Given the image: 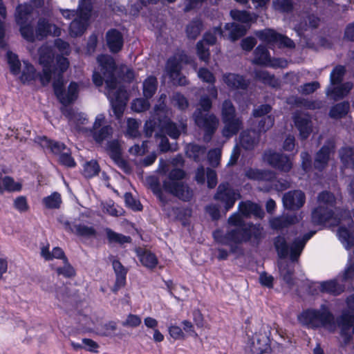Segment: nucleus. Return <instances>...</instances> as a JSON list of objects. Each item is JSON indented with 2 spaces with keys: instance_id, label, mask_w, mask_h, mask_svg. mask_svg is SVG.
Masks as SVG:
<instances>
[{
  "instance_id": "nucleus-1",
  "label": "nucleus",
  "mask_w": 354,
  "mask_h": 354,
  "mask_svg": "<svg viewBox=\"0 0 354 354\" xmlns=\"http://www.w3.org/2000/svg\"><path fill=\"white\" fill-rule=\"evenodd\" d=\"M100 73L96 71L93 73V82L99 87L104 80L106 87V95L109 99L113 112L117 118H120L124 111L127 102V93L124 88L115 89L118 84L115 77L116 64L113 58L108 55H100L97 57Z\"/></svg>"
},
{
  "instance_id": "nucleus-2",
  "label": "nucleus",
  "mask_w": 354,
  "mask_h": 354,
  "mask_svg": "<svg viewBox=\"0 0 354 354\" xmlns=\"http://www.w3.org/2000/svg\"><path fill=\"white\" fill-rule=\"evenodd\" d=\"M299 323L308 330H317L338 326H354V313L348 310L342 311L335 319V315L327 304H322L318 308H308L303 310L298 315Z\"/></svg>"
},
{
  "instance_id": "nucleus-3",
  "label": "nucleus",
  "mask_w": 354,
  "mask_h": 354,
  "mask_svg": "<svg viewBox=\"0 0 354 354\" xmlns=\"http://www.w3.org/2000/svg\"><path fill=\"white\" fill-rule=\"evenodd\" d=\"M227 222L229 225L234 227L225 233V237L230 240L250 242L252 245L257 246L263 238V228L261 224L245 223L238 212L232 214L228 218Z\"/></svg>"
},
{
  "instance_id": "nucleus-4",
  "label": "nucleus",
  "mask_w": 354,
  "mask_h": 354,
  "mask_svg": "<svg viewBox=\"0 0 354 354\" xmlns=\"http://www.w3.org/2000/svg\"><path fill=\"white\" fill-rule=\"evenodd\" d=\"M316 232V230H310L302 236L295 238L290 246L283 236H277L274 239L273 243L278 257L285 259L289 256L292 261H298L306 243Z\"/></svg>"
},
{
  "instance_id": "nucleus-5",
  "label": "nucleus",
  "mask_w": 354,
  "mask_h": 354,
  "mask_svg": "<svg viewBox=\"0 0 354 354\" xmlns=\"http://www.w3.org/2000/svg\"><path fill=\"white\" fill-rule=\"evenodd\" d=\"M185 177V172L183 169H173L169 171L168 178L163 181L162 187L166 192L183 201L188 202L192 198L193 192L187 185L180 181Z\"/></svg>"
},
{
  "instance_id": "nucleus-6",
  "label": "nucleus",
  "mask_w": 354,
  "mask_h": 354,
  "mask_svg": "<svg viewBox=\"0 0 354 354\" xmlns=\"http://www.w3.org/2000/svg\"><path fill=\"white\" fill-rule=\"evenodd\" d=\"M317 200L319 205L312 212V221L317 225L324 224L334 215L335 197L331 192L323 191L319 194Z\"/></svg>"
},
{
  "instance_id": "nucleus-7",
  "label": "nucleus",
  "mask_w": 354,
  "mask_h": 354,
  "mask_svg": "<svg viewBox=\"0 0 354 354\" xmlns=\"http://www.w3.org/2000/svg\"><path fill=\"white\" fill-rule=\"evenodd\" d=\"M32 12V7L28 3L19 5L15 12V21L19 26L21 37L29 42H33L37 39L36 29H34L33 25L29 21Z\"/></svg>"
},
{
  "instance_id": "nucleus-8",
  "label": "nucleus",
  "mask_w": 354,
  "mask_h": 354,
  "mask_svg": "<svg viewBox=\"0 0 354 354\" xmlns=\"http://www.w3.org/2000/svg\"><path fill=\"white\" fill-rule=\"evenodd\" d=\"M56 57L51 46H42L39 49V62L42 66L39 80L43 86L48 84L52 79L54 67L57 66Z\"/></svg>"
},
{
  "instance_id": "nucleus-9",
  "label": "nucleus",
  "mask_w": 354,
  "mask_h": 354,
  "mask_svg": "<svg viewBox=\"0 0 354 354\" xmlns=\"http://www.w3.org/2000/svg\"><path fill=\"white\" fill-rule=\"evenodd\" d=\"M192 118L195 124L204 131L203 140L210 142L218 125L217 117L214 113H203L201 109H196Z\"/></svg>"
},
{
  "instance_id": "nucleus-10",
  "label": "nucleus",
  "mask_w": 354,
  "mask_h": 354,
  "mask_svg": "<svg viewBox=\"0 0 354 354\" xmlns=\"http://www.w3.org/2000/svg\"><path fill=\"white\" fill-rule=\"evenodd\" d=\"M240 198L239 191L234 189L228 183L219 184L214 196V199L223 204L226 212L231 209Z\"/></svg>"
},
{
  "instance_id": "nucleus-11",
  "label": "nucleus",
  "mask_w": 354,
  "mask_h": 354,
  "mask_svg": "<svg viewBox=\"0 0 354 354\" xmlns=\"http://www.w3.org/2000/svg\"><path fill=\"white\" fill-rule=\"evenodd\" d=\"M57 66L54 67L52 75L53 77V88L55 96L58 99L64 91V73L69 66V62L66 57L62 55H58L56 58Z\"/></svg>"
},
{
  "instance_id": "nucleus-12",
  "label": "nucleus",
  "mask_w": 354,
  "mask_h": 354,
  "mask_svg": "<svg viewBox=\"0 0 354 354\" xmlns=\"http://www.w3.org/2000/svg\"><path fill=\"white\" fill-rule=\"evenodd\" d=\"M248 348V354H263L270 350V337L264 327L249 339Z\"/></svg>"
},
{
  "instance_id": "nucleus-13",
  "label": "nucleus",
  "mask_w": 354,
  "mask_h": 354,
  "mask_svg": "<svg viewBox=\"0 0 354 354\" xmlns=\"http://www.w3.org/2000/svg\"><path fill=\"white\" fill-rule=\"evenodd\" d=\"M263 159L272 167L284 172H288L292 166V162L288 156L272 150L265 151Z\"/></svg>"
},
{
  "instance_id": "nucleus-14",
  "label": "nucleus",
  "mask_w": 354,
  "mask_h": 354,
  "mask_svg": "<svg viewBox=\"0 0 354 354\" xmlns=\"http://www.w3.org/2000/svg\"><path fill=\"white\" fill-rule=\"evenodd\" d=\"M256 35L263 41L269 44H278L280 47L293 48L295 46L294 41L291 39L277 32L272 29L257 31Z\"/></svg>"
},
{
  "instance_id": "nucleus-15",
  "label": "nucleus",
  "mask_w": 354,
  "mask_h": 354,
  "mask_svg": "<svg viewBox=\"0 0 354 354\" xmlns=\"http://www.w3.org/2000/svg\"><path fill=\"white\" fill-rule=\"evenodd\" d=\"M295 126L299 131L301 140H306L313 131L311 115L305 112L296 111L292 115Z\"/></svg>"
},
{
  "instance_id": "nucleus-16",
  "label": "nucleus",
  "mask_w": 354,
  "mask_h": 354,
  "mask_svg": "<svg viewBox=\"0 0 354 354\" xmlns=\"http://www.w3.org/2000/svg\"><path fill=\"white\" fill-rule=\"evenodd\" d=\"M335 141L328 139L315 155L314 167L316 169L321 171L327 166L330 155L335 152Z\"/></svg>"
},
{
  "instance_id": "nucleus-17",
  "label": "nucleus",
  "mask_w": 354,
  "mask_h": 354,
  "mask_svg": "<svg viewBox=\"0 0 354 354\" xmlns=\"http://www.w3.org/2000/svg\"><path fill=\"white\" fill-rule=\"evenodd\" d=\"M105 149L110 158L119 168L124 171L129 170V164L122 156V149L118 140L108 141Z\"/></svg>"
},
{
  "instance_id": "nucleus-18",
  "label": "nucleus",
  "mask_w": 354,
  "mask_h": 354,
  "mask_svg": "<svg viewBox=\"0 0 354 354\" xmlns=\"http://www.w3.org/2000/svg\"><path fill=\"white\" fill-rule=\"evenodd\" d=\"M306 201L305 194L301 190H292L285 193L282 198L283 205L289 210L300 209Z\"/></svg>"
},
{
  "instance_id": "nucleus-19",
  "label": "nucleus",
  "mask_w": 354,
  "mask_h": 354,
  "mask_svg": "<svg viewBox=\"0 0 354 354\" xmlns=\"http://www.w3.org/2000/svg\"><path fill=\"white\" fill-rule=\"evenodd\" d=\"M109 259L112 263L113 269L115 274V282L112 291L113 292H117L126 284V279L128 270L114 256H109Z\"/></svg>"
},
{
  "instance_id": "nucleus-20",
  "label": "nucleus",
  "mask_w": 354,
  "mask_h": 354,
  "mask_svg": "<svg viewBox=\"0 0 354 354\" xmlns=\"http://www.w3.org/2000/svg\"><path fill=\"white\" fill-rule=\"evenodd\" d=\"M345 290V284L340 281V277L319 283V290L322 293H327L333 296L342 294Z\"/></svg>"
},
{
  "instance_id": "nucleus-21",
  "label": "nucleus",
  "mask_w": 354,
  "mask_h": 354,
  "mask_svg": "<svg viewBox=\"0 0 354 354\" xmlns=\"http://www.w3.org/2000/svg\"><path fill=\"white\" fill-rule=\"evenodd\" d=\"M64 225L68 231L77 236L89 239L94 238L97 236L96 230L93 227L88 226L84 223H71L69 221H66Z\"/></svg>"
},
{
  "instance_id": "nucleus-22",
  "label": "nucleus",
  "mask_w": 354,
  "mask_h": 354,
  "mask_svg": "<svg viewBox=\"0 0 354 354\" xmlns=\"http://www.w3.org/2000/svg\"><path fill=\"white\" fill-rule=\"evenodd\" d=\"M223 81L231 90H246L249 86V82L243 75L233 73L223 74Z\"/></svg>"
},
{
  "instance_id": "nucleus-23",
  "label": "nucleus",
  "mask_w": 354,
  "mask_h": 354,
  "mask_svg": "<svg viewBox=\"0 0 354 354\" xmlns=\"http://www.w3.org/2000/svg\"><path fill=\"white\" fill-rule=\"evenodd\" d=\"M106 44L113 53L120 51L123 47L124 39L122 33L115 28H111L106 33Z\"/></svg>"
},
{
  "instance_id": "nucleus-24",
  "label": "nucleus",
  "mask_w": 354,
  "mask_h": 354,
  "mask_svg": "<svg viewBox=\"0 0 354 354\" xmlns=\"http://www.w3.org/2000/svg\"><path fill=\"white\" fill-rule=\"evenodd\" d=\"M238 210L245 217L253 215L257 218H261L264 216V212L260 205L250 201L240 202Z\"/></svg>"
},
{
  "instance_id": "nucleus-25",
  "label": "nucleus",
  "mask_w": 354,
  "mask_h": 354,
  "mask_svg": "<svg viewBox=\"0 0 354 354\" xmlns=\"http://www.w3.org/2000/svg\"><path fill=\"white\" fill-rule=\"evenodd\" d=\"M160 124L162 129L167 133V134L172 139H177L180 135L181 131H185L187 129V123L185 122H180V129L177 126V124L172 122L169 118H165L162 121L160 120Z\"/></svg>"
},
{
  "instance_id": "nucleus-26",
  "label": "nucleus",
  "mask_w": 354,
  "mask_h": 354,
  "mask_svg": "<svg viewBox=\"0 0 354 354\" xmlns=\"http://www.w3.org/2000/svg\"><path fill=\"white\" fill-rule=\"evenodd\" d=\"M224 127L222 134L225 138H231L238 133L243 127L241 117L235 116L228 120H223Z\"/></svg>"
},
{
  "instance_id": "nucleus-27",
  "label": "nucleus",
  "mask_w": 354,
  "mask_h": 354,
  "mask_svg": "<svg viewBox=\"0 0 354 354\" xmlns=\"http://www.w3.org/2000/svg\"><path fill=\"white\" fill-rule=\"evenodd\" d=\"M260 135L253 129L243 131L239 137L240 145L245 149H252L259 142Z\"/></svg>"
},
{
  "instance_id": "nucleus-28",
  "label": "nucleus",
  "mask_w": 354,
  "mask_h": 354,
  "mask_svg": "<svg viewBox=\"0 0 354 354\" xmlns=\"http://www.w3.org/2000/svg\"><path fill=\"white\" fill-rule=\"evenodd\" d=\"M297 221L295 214H286L274 217L270 220V225L273 230H280L289 227Z\"/></svg>"
},
{
  "instance_id": "nucleus-29",
  "label": "nucleus",
  "mask_w": 354,
  "mask_h": 354,
  "mask_svg": "<svg viewBox=\"0 0 354 354\" xmlns=\"http://www.w3.org/2000/svg\"><path fill=\"white\" fill-rule=\"evenodd\" d=\"M84 15L85 17H82L77 15V16L71 22L69 31L71 36H80L86 30L88 19H87L86 14Z\"/></svg>"
},
{
  "instance_id": "nucleus-30",
  "label": "nucleus",
  "mask_w": 354,
  "mask_h": 354,
  "mask_svg": "<svg viewBox=\"0 0 354 354\" xmlns=\"http://www.w3.org/2000/svg\"><path fill=\"white\" fill-rule=\"evenodd\" d=\"M245 175L248 179L259 181L272 180L274 178V173L272 171L253 168L247 169Z\"/></svg>"
},
{
  "instance_id": "nucleus-31",
  "label": "nucleus",
  "mask_w": 354,
  "mask_h": 354,
  "mask_svg": "<svg viewBox=\"0 0 354 354\" xmlns=\"http://www.w3.org/2000/svg\"><path fill=\"white\" fill-rule=\"evenodd\" d=\"M78 96V84L75 82H71L67 89V92L65 90L58 98L59 102L64 106H67L73 103Z\"/></svg>"
},
{
  "instance_id": "nucleus-32",
  "label": "nucleus",
  "mask_w": 354,
  "mask_h": 354,
  "mask_svg": "<svg viewBox=\"0 0 354 354\" xmlns=\"http://www.w3.org/2000/svg\"><path fill=\"white\" fill-rule=\"evenodd\" d=\"M39 143L44 149H49L51 153L55 155L59 156L68 149L64 143L50 140L45 136L39 138Z\"/></svg>"
},
{
  "instance_id": "nucleus-33",
  "label": "nucleus",
  "mask_w": 354,
  "mask_h": 354,
  "mask_svg": "<svg viewBox=\"0 0 354 354\" xmlns=\"http://www.w3.org/2000/svg\"><path fill=\"white\" fill-rule=\"evenodd\" d=\"M64 115L68 120L70 124H73L77 127L80 124H85L87 120L86 115L82 112H77L72 108H67L62 110Z\"/></svg>"
},
{
  "instance_id": "nucleus-34",
  "label": "nucleus",
  "mask_w": 354,
  "mask_h": 354,
  "mask_svg": "<svg viewBox=\"0 0 354 354\" xmlns=\"http://www.w3.org/2000/svg\"><path fill=\"white\" fill-rule=\"evenodd\" d=\"M270 52L263 45H259L254 51L252 63L257 65L266 66L270 59Z\"/></svg>"
},
{
  "instance_id": "nucleus-35",
  "label": "nucleus",
  "mask_w": 354,
  "mask_h": 354,
  "mask_svg": "<svg viewBox=\"0 0 354 354\" xmlns=\"http://www.w3.org/2000/svg\"><path fill=\"white\" fill-rule=\"evenodd\" d=\"M337 234L346 250H351L354 246V235L346 227L340 226Z\"/></svg>"
},
{
  "instance_id": "nucleus-36",
  "label": "nucleus",
  "mask_w": 354,
  "mask_h": 354,
  "mask_svg": "<svg viewBox=\"0 0 354 354\" xmlns=\"http://www.w3.org/2000/svg\"><path fill=\"white\" fill-rule=\"evenodd\" d=\"M337 234L346 250H351L354 246V235L346 227L340 226Z\"/></svg>"
},
{
  "instance_id": "nucleus-37",
  "label": "nucleus",
  "mask_w": 354,
  "mask_h": 354,
  "mask_svg": "<svg viewBox=\"0 0 354 354\" xmlns=\"http://www.w3.org/2000/svg\"><path fill=\"white\" fill-rule=\"evenodd\" d=\"M230 14L234 21L243 24L254 22L257 19V15L255 13H251L246 10H232Z\"/></svg>"
},
{
  "instance_id": "nucleus-38",
  "label": "nucleus",
  "mask_w": 354,
  "mask_h": 354,
  "mask_svg": "<svg viewBox=\"0 0 354 354\" xmlns=\"http://www.w3.org/2000/svg\"><path fill=\"white\" fill-rule=\"evenodd\" d=\"M138 257L142 266L149 269L155 268L158 263V259L156 254L149 250H145L138 252Z\"/></svg>"
},
{
  "instance_id": "nucleus-39",
  "label": "nucleus",
  "mask_w": 354,
  "mask_h": 354,
  "mask_svg": "<svg viewBox=\"0 0 354 354\" xmlns=\"http://www.w3.org/2000/svg\"><path fill=\"white\" fill-rule=\"evenodd\" d=\"M36 37L37 40H43L52 31V24L45 18H39L36 26Z\"/></svg>"
},
{
  "instance_id": "nucleus-40",
  "label": "nucleus",
  "mask_w": 354,
  "mask_h": 354,
  "mask_svg": "<svg viewBox=\"0 0 354 354\" xmlns=\"http://www.w3.org/2000/svg\"><path fill=\"white\" fill-rule=\"evenodd\" d=\"M106 232V238L109 243H117L119 245H123L124 243H129L131 242V238L129 236H126L122 234L116 232L111 228L106 227L104 229Z\"/></svg>"
},
{
  "instance_id": "nucleus-41",
  "label": "nucleus",
  "mask_w": 354,
  "mask_h": 354,
  "mask_svg": "<svg viewBox=\"0 0 354 354\" xmlns=\"http://www.w3.org/2000/svg\"><path fill=\"white\" fill-rule=\"evenodd\" d=\"M117 324L113 321H109L96 327V334L106 337H113L116 336Z\"/></svg>"
},
{
  "instance_id": "nucleus-42",
  "label": "nucleus",
  "mask_w": 354,
  "mask_h": 354,
  "mask_svg": "<svg viewBox=\"0 0 354 354\" xmlns=\"http://www.w3.org/2000/svg\"><path fill=\"white\" fill-rule=\"evenodd\" d=\"M203 24L201 19H193L186 26V35L190 39H195L201 34Z\"/></svg>"
},
{
  "instance_id": "nucleus-43",
  "label": "nucleus",
  "mask_w": 354,
  "mask_h": 354,
  "mask_svg": "<svg viewBox=\"0 0 354 354\" xmlns=\"http://www.w3.org/2000/svg\"><path fill=\"white\" fill-rule=\"evenodd\" d=\"M91 133L93 140L100 144L112 136L113 129L109 125H105L97 129H92Z\"/></svg>"
},
{
  "instance_id": "nucleus-44",
  "label": "nucleus",
  "mask_w": 354,
  "mask_h": 354,
  "mask_svg": "<svg viewBox=\"0 0 354 354\" xmlns=\"http://www.w3.org/2000/svg\"><path fill=\"white\" fill-rule=\"evenodd\" d=\"M41 255L46 261H50L53 259H59L63 260L67 259L63 250L59 247L53 248L52 252L49 250V245L43 246L41 248Z\"/></svg>"
},
{
  "instance_id": "nucleus-45",
  "label": "nucleus",
  "mask_w": 354,
  "mask_h": 354,
  "mask_svg": "<svg viewBox=\"0 0 354 354\" xmlns=\"http://www.w3.org/2000/svg\"><path fill=\"white\" fill-rule=\"evenodd\" d=\"M158 88V80L156 77L151 75L145 80L142 83L143 95L147 99L151 98Z\"/></svg>"
},
{
  "instance_id": "nucleus-46",
  "label": "nucleus",
  "mask_w": 354,
  "mask_h": 354,
  "mask_svg": "<svg viewBox=\"0 0 354 354\" xmlns=\"http://www.w3.org/2000/svg\"><path fill=\"white\" fill-rule=\"evenodd\" d=\"M339 156L344 167L354 169V149L353 147L341 148L339 151Z\"/></svg>"
},
{
  "instance_id": "nucleus-47",
  "label": "nucleus",
  "mask_w": 354,
  "mask_h": 354,
  "mask_svg": "<svg viewBox=\"0 0 354 354\" xmlns=\"http://www.w3.org/2000/svg\"><path fill=\"white\" fill-rule=\"evenodd\" d=\"M37 76V72L33 65L28 62L24 61V68L19 76L20 81L23 84H30L36 79Z\"/></svg>"
},
{
  "instance_id": "nucleus-48",
  "label": "nucleus",
  "mask_w": 354,
  "mask_h": 354,
  "mask_svg": "<svg viewBox=\"0 0 354 354\" xmlns=\"http://www.w3.org/2000/svg\"><path fill=\"white\" fill-rule=\"evenodd\" d=\"M225 29L229 31V38L232 41H236L246 33V30L243 26L233 22L225 24Z\"/></svg>"
},
{
  "instance_id": "nucleus-49",
  "label": "nucleus",
  "mask_w": 354,
  "mask_h": 354,
  "mask_svg": "<svg viewBox=\"0 0 354 354\" xmlns=\"http://www.w3.org/2000/svg\"><path fill=\"white\" fill-rule=\"evenodd\" d=\"M214 238L215 240L223 245H227L230 247V252L232 254H242L243 250L239 246L240 244L246 243L247 242H238L232 240H230L225 237V234L221 237H218L216 232H214Z\"/></svg>"
},
{
  "instance_id": "nucleus-50",
  "label": "nucleus",
  "mask_w": 354,
  "mask_h": 354,
  "mask_svg": "<svg viewBox=\"0 0 354 354\" xmlns=\"http://www.w3.org/2000/svg\"><path fill=\"white\" fill-rule=\"evenodd\" d=\"M350 104L348 102H342L333 106L329 111V116L333 119H340L348 112Z\"/></svg>"
},
{
  "instance_id": "nucleus-51",
  "label": "nucleus",
  "mask_w": 354,
  "mask_h": 354,
  "mask_svg": "<svg viewBox=\"0 0 354 354\" xmlns=\"http://www.w3.org/2000/svg\"><path fill=\"white\" fill-rule=\"evenodd\" d=\"M333 86L334 85H330L327 88L326 95L335 100L343 98L349 93L350 88L346 84H342L337 86Z\"/></svg>"
},
{
  "instance_id": "nucleus-52",
  "label": "nucleus",
  "mask_w": 354,
  "mask_h": 354,
  "mask_svg": "<svg viewBox=\"0 0 354 354\" xmlns=\"http://www.w3.org/2000/svg\"><path fill=\"white\" fill-rule=\"evenodd\" d=\"M295 104L297 106L304 107L309 110L319 109L323 106V102L318 100H308L301 97L295 98Z\"/></svg>"
},
{
  "instance_id": "nucleus-53",
  "label": "nucleus",
  "mask_w": 354,
  "mask_h": 354,
  "mask_svg": "<svg viewBox=\"0 0 354 354\" xmlns=\"http://www.w3.org/2000/svg\"><path fill=\"white\" fill-rule=\"evenodd\" d=\"M100 171V165L95 160L86 161L83 165L82 174L86 178H91L98 175Z\"/></svg>"
},
{
  "instance_id": "nucleus-54",
  "label": "nucleus",
  "mask_w": 354,
  "mask_h": 354,
  "mask_svg": "<svg viewBox=\"0 0 354 354\" xmlns=\"http://www.w3.org/2000/svg\"><path fill=\"white\" fill-rule=\"evenodd\" d=\"M206 151V148L197 144H190L186 148V154L195 161H199Z\"/></svg>"
},
{
  "instance_id": "nucleus-55",
  "label": "nucleus",
  "mask_w": 354,
  "mask_h": 354,
  "mask_svg": "<svg viewBox=\"0 0 354 354\" xmlns=\"http://www.w3.org/2000/svg\"><path fill=\"white\" fill-rule=\"evenodd\" d=\"M166 70L171 80H174V75H179L181 71V64L174 56L170 57L166 64Z\"/></svg>"
},
{
  "instance_id": "nucleus-56",
  "label": "nucleus",
  "mask_w": 354,
  "mask_h": 354,
  "mask_svg": "<svg viewBox=\"0 0 354 354\" xmlns=\"http://www.w3.org/2000/svg\"><path fill=\"white\" fill-rule=\"evenodd\" d=\"M42 203L47 209H58L62 203L61 195L59 193L55 192L44 197Z\"/></svg>"
},
{
  "instance_id": "nucleus-57",
  "label": "nucleus",
  "mask_w": 354,
  "mask_h": 354,
  "mask_svg": "<svg viewBox=\"0 0 354 354\" xmlns=\"http://www.w3.org/2000/svg\"><path fill=\"white\" fill-rule=\"evenodd\" d=\"M6 57L11 73L14 75H19L21 71V62L18 56L15 53L8 51L7 52Z\"/></svg>"
},
{
  "instance_id": "nucleus-58",
  "label": "nucleus",
  "mask_w": 354,
  "mask_h": 354,
  "mask_svg": "<svg viewBox=\"0 0 354 354\" xmlns=\"http://www.w3.org/2000/svg\"><path fill=\"white\" fill-rule=\"evenodd\" d=\"M216 35L220 37L223 35V31L221 26H216L211 31L205 32L201 41H203V43L207 46H212L216 42Z\"/></svg>"
},
{
  "instance_id": "nucleus-59",
  "label": "nucleus",
  "mask_w": 354,
  "mask_h": 354,
  "mask_svg": "<svg viewBox=\"0 0 354 354\" xmlns=\"http://www.w3.org/2000/svg\"><path fill=\"white\" fill-rule=\"evenodd\" d=\"M236 115V109L232 102L230 100L223 101L221 107V119L222 121L234 118Z\"/></svg>"
},
{
  "instance_id": "nucleus-60",
  "label": "nucleus",
  "mask_w": 354,
  "mask_h": 354,
  "mask_svg": "<svg viewBox=\"0 0 354 354\" xmlns=\"http://www.w3.org/2000/svg\"><path fill=\"white\" fill-rule=\"evenodd\" d=\"M172 104L180 111H185L189 106V102L186 97L179 92L174 93L171 97Z\"/></svg>"
},
{
  "instance_id": "nucleus-61",
  "label": "nucleus",
  "mask_w": 354,
  "mask_h": 354,
  "mask_svg": "<svg viewBox=\"0 0 354 354\" xmlns=\"http://www.w3.org/2000/svg\"><path fill=\"white\" fill-rule=\"evenodd\" d=\"M3 192L7 191L8 192H19L22 188L20 183L15 182L13 178L10 176H5L2 178Z\"/></svg>"
},
{
  "instance_id": "nucleus-62",
  "label": "nucleus",
  "mask_w": 354,
  "mask_h": 354,
  "mask_svg": "<svg viewBox=\"0 0 354 354\" xmlns=\"http://www.w3.org/2000/svg\"><path fill=\"white\" fill-rule=\"evenodd\" d=\"M346 72L345 67L342 65L336 66L330 73V85L339 84L344 76Z\"/></svg>"
},
{
  "instance_id": "nucleus-63",
  "label": "nucleus",
  "mask_w": 354,
  "mask_h": 354,
  "mask_svg": "<svg viewBox=\"0 0 354 354\" xmlns=\"http://www.w3.org/2000/svg\"><path fill=\"white\" fill-rule=\"evenodd\" d=\"M254 77L257 80L261 81L265 84H268L273 87L275 86L276 80L274 76L266 71H256L254 73Z\"/></svg>"
},
{
  "instance_id": "nucleus-64",
  "label": "nucleus",
  "mask_w": 354,
  "mask_h": 354,
  "mask_svg": "<svg viewBox=\"0 0 354 354\" xmlns=\"http://www.w3.org/2000/svg\"><path fill=\"white\" fill-rule=\"evenodd\" d=\"M103 211L109 215L118 217L122 215L123 209L116 205L112 201H108L103 205Z\"/></svg>"
}]
</instances>
